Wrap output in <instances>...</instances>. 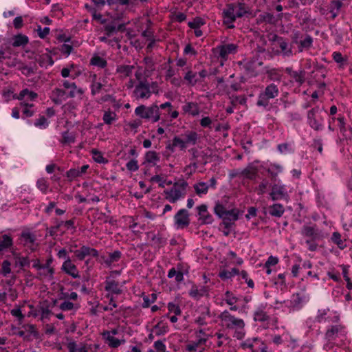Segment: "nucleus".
Returning <instances> with one entry per match:
<instances>
[{
  "mask_svg": "<svg viewBox=\"0 0 352 352\" xmlns=\"http://www.w3.org/2000/svg\"><path fill=\"white\" fill-rule=\"evenodd\" d=\"M214 214L221 219H226L229 221H236L239 219V211L238 209L227 210L219 202L216 203L214 208Z\"/></svg>",
  "mask_w": 352,
  "mask_h": 352,
  "instance_id": "nucleus-9",
  "label": "nucleus"
},
{
  "mask_svg": "<svg viewBox=\"0 0 352 352\" xmlns=\"http://www.w3.org/2000/svg\"><path fill=\"white\" fill-rule=\"evenodd\" d=\"M219 318L228 329H243L245 326L244 321L242 319L235 318L227 310L221 312Z\"/></svg>",
  "mask_w": 352,
  "mask_h": 352,
  "instance_id": "nucleus-6",
  "label": "nucleus"
},
{
  "mask_svg": "<svg viewBox=\"0 0 352 352\" xmlns=\"http://www.w3.org/2000/svg\"><path fill=\"white\" fill-rule=\"evenodd\" d=\"M135 67L129 65H120L116 68V73L120 75L122 78L129 77L132 75V72Z\"/></svg>",
  "mask_w": 352,
  "mask_h": 352,
  "instance_id": "nucleus-33",
  "label": "nucleus"
},
{
  "mask_svg": "<svg viewBox=\"0 0 352 352\" xmlns=\"http://www.w3.org/2000/svg\"><path fill=\"white\" fill-rule=\"evenodd\" d=\"M279 95V89L278 85L275 83H270L267 85L263 91H261L258 94V99L256 101V105L258 107H262L265 110H270L271 104L270 100H272Z\"/></svg>",
  "mask_w": 352,
  "mask_h": 352,
  "instance_id": "nucleus-2",
  "label": "nucleus"
},
{
  "mask_svg": "<svg viewBox=\"0 0 352 352\" xmlns=\"http://www.w3.org/2000/svg\"><path fill=\"white\" fill-rule=\"evenodd\" d=\"M154 329L156 330V336H160L164 335L168 331V327L166 324H164L162 321H160L154 326Z\"/></svg>",
  "mask_w": 352,
  "mask_h": 352,
  "instance_id": "nucleus-53",
  "label": "nucleus"
},
{
  "mask_svg": "<svg viewBox=\"0 0 352 352\" xmlns=\"http://www.w3.org/2000/svg\"><path fill=\"white\" fill-rule=\"evenodd\" d=\"M91 154L92 155L93 160L99 164H105L108 163V160L103 157L102 153L96 148H93L91 151Z\"/></svg>",
  "mask_w": 352,
  "mask_h": 352,
  "instance_id": "nucleus-49",
  "label": "nucleus"
},
{
  "mask_svg": "<svg viewBox=\"0 0 352 352\" xmlns=\"http://www.w3.org/2000/svg\"><path fill=\"white\" fill-rule=\"evenodd\" d=\"M97 78L96 74L93 76V81L91 84V94L92 96H95L99 94L103 87L102 84L100 82H96V79Z\"/></svg>",
  "mask_w": 352,
  "mask_h": 352,
  "instance_id": "nucleus-51",
  "label": "nucleus"
},
{
  "mask_svg": "<svg viewBox=\"0 0 352 352\" xmlns=\"http://www.w3.org/2000/svg\"><path fill=\"white\" fill-rule=\"evenodd\" d=\"M29 42V38L27 36L18 34L12 37V45L13 47H24Z\"/></svg>",
  "mask_w": 352,
  "mask_h": 352,
  "instance_id": "nucleus-35",
  "label": "nucleus"
},
{
  "mask_svg": "<svg viewBox=\"0 0 352 352\" xmlns=\"http://www.w3.org/2000/svg\"><path fill=\"white\" fill-rule=\"evenodd\" d=\"M258 168L253 166H248L247 168L243 169L241 174L250 180H254L258 176Z\"/></svg>",
  "mask_w": 352,
  "mask_h": 352,
  "instance_id": "nucleus-34",
  "label": "nucleus"
},
{
  "mask_svg": "<svg viewBox=\"0 0 352 352\" xmlns=\"http://www.w3.org/2000/svg\"><path fill=\"white\" fill-rule=\"evenodd\" d=\"M184 79L187 81L188 85L190 86H195L199 82V79L197 77V72H194L190 69L186 73Z\"/></svg>",
  "mask_w": 352,
  "mask_h": 352,
  "instance_id": "nucleus-45",
  "label": "nucleus"
},
{
  "mask_svg": "<svg viewBox=\"0 0 352 352\" xmlns=\"http://www.w3.org/2000/svg\"><path fill=\"white\" fill-rule=\"evenodd\" d=\"M320 109L315 107L307 112V122L311 128L315 131H320L322 129V123L317 119L316 115L319 113Z\"/></svg>",
  "mask_w": 352,
  "mask_h": 352,
  "instance_id": "nucleus-15",
  "label": "nucleus"
},
{
  "mask_svg": "<svg viewBox=\"0 0 352 352\" xmlns=\"http://www.w3.org/2000/svg\"><path fill=\"white\" fill-rule=\"evenodd\" d=\"M184 140L182 139L179 136L175 135L172 142L166 145V148L172 153L175 150L176 147H179L181 151H184L187 144H190L195 145L197 144L199 139V134L195 131H187L184 135Z\"/></svg>",
  "mask_w": 352,
  "mask_h": 352,
  "instance_id": "nucleus-1",
  "label": "nucleus"
},
{
  "mask_svg": "<svg viewBox=\"0 0 352 352\" xmlns=\"http://www.w3.org/2000/svg\"><path fill=\"white\" fill-rule=\"evenodd\" d=\"M254 320L256 322H267L265 328H268L270 317L263 308H258L254 313Z\"/></svg>",
  "mask_w": 352,
  "mask_h": 352,
  "instance_id": "nucleus-31",
  "label": "nucleus"
},
{
  "mask_svg": "<svg viewBox=\"0 0 352 352\" xmlns=\"http://www.w3.org/2000/svg\"><path fill=\"white\" fill-rule=\"evenodd\" d=\"M53 262V258L52 256H50V258H48L45 262V264H42V270H45V269H47V272L50 274V276L51 278H53V275L54 274V270L53 267H51V264Z\"/></svg>",
  "mask_w": 352,
  "mask_h": 352,
  "instance_id": "nucleus-61",
  "label": "nucleus"
},
{
  "mask_svg": "<svg viewBox=\"0 0 352 352\" xmlns=\"http://www.w3.org/2000/svg\"><path fill=\"white\" fill-rule=\"evenodd\" d=\"M122 257V252L120 250H115L112 253H109V257L104 260V263L108 267H110L112 263L118 262Z\"/></svg>",
  "mask_w": 352,
  "mask_h": 352,
  "instance_id": "nucleus-42",
  "label": "nucleus"
},
{
  "mask_svg": "<svg viewBox=\"0 0 352 352\" xmlns=\"http://www.w3.org/2000/svg\"><path fill=\"white\" fill-rule=\"evenodd\" d=\"M89 64L103 69L107 67V61L104 58L100 57L98 54H94L90 59Z\"/></svg>",
  "mask_w": 352,
  "mask_h": 352,
  "instance_id": "nucleus-37",
  "label": "nucleus"
},
{
  "mask_svg": "<svg viewBox=\"0 0 352 352\" xmlns=\"http://www.w3.org/2000/svg\"><path fill=\"white\" fill-rule=\"evenodd\" d=\"M19 69L25 76H30L32 74H36V69H37V66L35 63H34L33 66H28V65L23 64V65H21V66H20L19 67Z\"/></svg>",
  "mask_w": 352,
  "mask_h": 352,
  "instance_id": "nucleus-47",
  "label": "nucleus"
},
{
  "mask_svg": "<svg viewBox=\"0 0 352 352\" xmlns=\"http://www.w3.org/2000/svg\"><path fill=\"white\" fill-rule=\"evenodd\" d=\"M133 94L138 99L148 98L151 95L149 83L146 80H140L135 86Z\"/></svg>",
  "mask_w": 352,
  "mask_h": 352,
  "instance_id": "nucleus-14",
  "label": "nucleus"
},
{
  "mask_svg": "<svg viewBox=\"0 0 352 352\" xmlns=\"http://www.w3.org/2000/svg\"><path fill=\"white\" fill-rule=\"evenodd\" d=\"M75 257L79 261L85 260L89 256V246L82 245L79 250L74 252Z\"/></svg>",
  "mask_w": 352,
  "mask_h": 352,
  "instance_id": "nucleus-50",
  "label": "nucleus"
},
{
  "mask_svg": "<svg viewBox=\"0 0 352 352\" xmlns=\"http://www.w3.org/2000/svg\"><path fill=\"white\" fill-rule=\"evenodd\" d=\"M188 294L190 297L197 300L202 297L199 292V287L194 283L192 285V287L188 292Z\"/></svg>",
  "mask_w": 352,
  "mask_h": 352,
  "instance_id": "nucleus-60",
  "label": "nucleus"
},
{
  "mask_svg": "<svg viewBox=\"0 0 352 352\" xmlns=\"http://www.w3.org/2000/svg\"><path fill=\"white\" fill-rule=\"evenodd\" d=\"M13 246V239L10 234H3L0 238V252Z\"/></svg>",
  "mask_w": 352,
  "mask_h": 352,
  "instance_id": "nucleus-32",
  "label": "nucleus"
},
{
  "mask_svg": "<svg viewBox=\"0 0 352 352\" xmlns=\"http://www.w3.org/2000/svg\"><path fill=\"white\" fill-rule=\"evenodd\" d=\"M193 188L196 194L199 196L207 194L209 186L206 183L200 182L194 184Z\"/></svg>",
  "mask_w": 352,
  "mask_h": 352,
  "instance_id": "nucleus-46",
  "label": "nucleus"
},
{
  "mask_svg": "<svg viewBox=\"0 0 352 352\" xmlns=\"http://www.w3.org/2000/svg\"><path fill=\"white\" fill-rule=\"evenodd\" d=\"M198 211L199 221L201 224H210L214 219L212 216L208 211V207L206 204H201L197 207Z\"/></svg>",
  "mask_w": 352,
  "mask_h": 352,
  "instance_id": "nucleus-18",
  "label": "nucleus"
},
{
  "mask_svg": "<svg viewBox=\"0 0 352 352\" xmlns=\"http://www.w3.org/2000/svg\"><path fill=\"white\" fill-rule=\"evenodd\" d=\"M35 60L41 67H47L48 65L52 66L54 63L52 56L48 53L36 56Z\"/></svg>",
  "mask_w": 352,
  "mask_h": 352,
  "instance_id": "nucleus-25",
  "label": "nucleus"
},
{
  "mask_svg": "<svg viewBox=\"0 0 352 352\" xmlns=\"http://www.w3.org/2000/svg\"><path fill=\"white\" fill-rule=\"evenodd\" d=\"M333 60L339 64L340 68H343L347 65L348 58L346 56L344 57L340 52H334L332 54Z\"/></svg>",
  "mask_w": 352,
  "mask_h": 352,
  "instance_id": "nucleus-44",
  "label": "nucleus"
},
{
  "mask_svg": "<svg viewBox=\"0 0 352 352\" xmlns=\"http://www.w3.org/2000/svg\"><path fill=\"white\" fill-rule=\"evenodd\" d=\"M280 50H277L275 54L276 55L282 54L283 56L289 57L293 55L292 46L288 43L286 38L280 39L278 43Z\"/></svg>",
  "mask_w": 352,
  "mask_h": 352,
  "instance_id": "nucleus-22",
  "label": "nucleus"
},
{
  "mask_svg": "<svg viewBox=\"0 0 352 352\" xmlns=\"http://www.w3.org/2000/svg\"><path fill=\"white\" fill-rule=\"evenodd\" d=\"M22 329H23L26 333L27 341H32L33 339L40 338L39 332L35 324H25L22 325Z\"/></svg>",
  "mask_w": 352,
  "mask_h": 352,
  "instance_id": "nucleus-23",
  "label": "nucleus"
},
{
  "mask_svg": "<svg viewBox=\"0 0 352 352\" xmlns=\"http://www.w3.org/2000/svg\"><path fill=\"white\" fill-rule=\"evenodd\" d=\"M104 284L105 291L110 292L111 295H119L122 293V289L120 288L119 283L118 281L111 279L109 277H107Z\"/></svg>",
  "mask_w": 352,
  "mask_h": 352,
  "instance_id": "nucleus-21",
  "label": "nucleus"
},
{
  "mask_svg": "<svg viewBox=\"0 0 352 352\" xmlns=\"http://www.w3.org/2000/svg\"><path fill=\"white\" fill-rule=\"evenodd\" d=\"M21 238L24 241V245L30 246L33 245L36 241V236L34 234L29 231H23L21 233Z\"/></svg>",
  "mask_w": 352,
  "mask_h": 352,
  "instance_id": "nucleus-39",
  "label": "nucleus"
},
{
  "mask_svg": "<svg viewBox=\"0 0 352 352\" xmlns=\"http://www.w3.org/2000/svg\"><path fill=\"white\" fill-rule=\"evenodd\" d=\"M270 197L274 201L284 200L288 202L289 200V195L287 188L283 184H274L272 186Z\"/></svg>",
  "mask_w": 352,
  "mask_h": 352,
  "instance_id": "nucleus-12",
  "label": "nucleus"
},
{
  "mask_svg": "<svg viewBox=\"0 0 352 352\" xmlns=\"http://www.w3.org/2000/svg\"><path fill=\"white\" fill-rule=\"evenodd\" d=\"M144 159V163L152 164L153 166H155L160 160V157L156 151H149L146 153Z\"/></svg>",
  "mask_w": 352,
  "mask_h": 352,
  "instance_id": "nucleus-38",
  "label": "nucleus"
},
{
  "mask_svg": "<svg viewBox=\"0 0 352 352\" xmlns=\"http://www.w3.org/2000/svg\"><path fill=\"white\" fill-rule=\"evenodd\" d=\"M301 234L304 236L308 237V239L320 240L324 238L322 230L318 229L316 225L314 226H303Z\"/></svg>",
  "mask_w": 352,
  "mask_h": 352,
  "instance_id": "nucleus-16",
  "label": "nucleus"
},
{
  "mask_svg": "<svg viewBox=\"0 0 352 352\" xmlns=\"http://www.w3.org/2000/svg\"><path fill=\"white\" fill-rule=\"evenodd\" d=\"M237 6L235 3H228L222 11L221 16L223 19V24L229 29L234 28V22L237 18L235 14V10Z\"/></svg>",
  "mask_w": 352,
  "mask_h": 352,
  "instance_id": "nucleus-8",
  "label": "nucleus"
},
{
  "mask_svg": "<svg viewBox=\"0 0 352 352\" xmlns=\"http://www.w3.org/2000/svg\"><path fill=\"white\" fill-rule=\"evenodd\" d=\"M285 72L292 78L299 86L302 85L305 82V71L300 70L299 72L294 71L292 67H287L285 69Z\"/></svg>",
  "mask_w": 352,
  "mask_h": 352,
  "instance_id": "nucleus-20",
  "label": "nucleus"
},
{
  "mask_svg": "<svg viewBox=\"0 0 352 352\" xmlns=\"http://www.w3.org/2000/svg\"><path fill=\"white\" fill-rule=\"evenodd\" d=\"M36 186L43 193L46 194L49 188V184L45 178L42 177L37 180Z\"/></svg>",
  "mask_w": 352,
  "mask_h": 352,
  "instance_id": "nucleus-56",
  "label": "nucleus"
},
{
  "mask_svg": "<svg viewBox=\"0 0 352 352\" xmlns=\"http://www.w3.org/2000/svg\"><path fill=\"white\" fill-rule=\"evenodd\" d=\"M260 17L263 21H265L270 24H273L275 22V17L274 14L270 12H265L263 14L260 15Z\"/></svg>",
  "mask_w": 352,
  "mask_h": 352,
  "instance_id": "nucleus-64",
  "label": "nucleus"
},
{
  "mask_svg": "<svg viewBox=\"0 0 352 352\" xmlns=\"http://www.w3.org/2000/svg\"><path fill=\"white\" fill-rule=\"evenodd\" d=\"M340 316L337 312L331 311L329 308L320 309L318 310L315 320L318 322H328L329 324L340 322Z\"/></svg>",
  "mask_w": 352,
  "mask_h": 352,
  "instance_id": "nucleus-7",
  "label": "nucleus"
},
{
  "mask_svg": "<svg viewBox=\"0 0 352 352\" xmlns=\"http://www.w3.org/2000/svg\"><path fill=\"white\" fill-rule=\"evenodd\" d=\"M68 98L64 89L55 88L52 92L51 99L56 104H60L63 100H65Z\"/></svg>",
  "mask_w": 352,
  "mask_h": 352,
  "instance_id": "nucleus-24",
  "label": "nucleus"
},
{
  "mask_svg": "<svg viewBox=\"0 0 352 352\" xmlns=\"http://www.w3.org/2000/svg\"><path fill=\"white\" fill-rule=\"evenodd\" d=\"M108 336H107V340L109 342V346L112 348L118 347L122 342H124V340H120L112 336L109 335V332H107Z\"/></svg>",
  "mask_w": 352,
  "mask_h": 352,
  "instance_id": "nucleus-54",
  "label": "nucleus"
},
{
  "mask_svg": "<svg viewBox=\"0 0 352 352\" xmlns=\"http://www.w3.org/2000/svg\"><path fill=\"white\" fill-rule=\"evenodd\" d=\"M135 113L142 119L151 120L152 122H156L160 119L159 107L156 104L148 107L140 105L135 108Z\"/></svg>",
  "mask_w": 352,
  "mask_h": 352,
  "instance_id": "nucleus-5",
  "label": "nucleus"
},
{
  "mask_svg": "<svg viewBox=\"0 0 352 352\" xmlns=\"http://www.w3.org/2000/svg\"><path fill=\"white\" fill-rule=\"evenodd\" d=\"M10 314H12V316L17 318L19 324H22V322L25 318V316L22 314V311H21L20 307H18L12 309L10 311Z\"/></svg>",
  "mask_w": 352,
  "mask_h": 352,
  "instance_id": "nucleus-59",
  "label": "nucleus"
},
{
  "mask_svg": "<svg viewBox=\"0 0 352 352\" xmlns=\"http://www.w3.org/2000/svg\"><path fill=\"white\" fill-rule=\"evenodd\" d=\"M182 110L184 113H188L192 116L199 115L200 112L198 104L193 102H189L183 105Z\"/></svg>",
  "mask_w": 352,
  "mask_h": 352,
  "instance_id": "nucleus-30",
  "label": "nucleus"
},
{
  "mask_svg": "<svg viewBox=\"0 0 352 352\" xmlns=\"http://www.w3.org/2000/svg\"><path fill=\"white\" fill-rule=\"evenodd\" d=\"M20 106L22 108V118H30L34 116L35 113V109H34V104H30L26 102L25 101H22L20 102Z\"/></svg>",
  "mask_w": 352,
  "mask_h": 352,
  "instance_id": "nucleus-27",
  "label": "nucleus"
},
{
  "mask_svg": "<svg viewBox=\"0 0 352 352\" xmlns=\"http://www.w3.org/2000/svg\"><path fill=\"white\" fill-rule=\"evenodd\" d=\"M239 298L234 296L231 292L227 291L225 293V301L229 305H233L238 302Z\"/></svg>",
  "mask_w": 352,
  "mask_h": 352,
  "instance_id": "nucleus-58",
  "label": "nucleus"
},
{
  "mask_svg": "<svg viewBox=\"0 0 352 352\" xmlns=\"http://www.w3.org/2000/svg\"><path fill=\"white\" fill-rule=\"evenodd\" d=\"M254 60H248L243 64V67L247 75L255 77L258 76V72L256 70V65L254 63Z\"/></svg>",
  "mask_w": 352,
  "mask_h": 352,
  "instance_id": "nucleus-36",
  "label": "nucleus"
},
{
  "mask_svg": "<svg viewBox=\"0 0 352 352\" xmlns=\"http://www.w3.org/2000/svg\"><path fill=\"white\" fill-rule=\"evenodd\" d=\"M238 47L236 44L228 43L217 46L213 49V52L221 60L225 61L228 60L229 55L237 53Z\"/></svg>",
  "mask_w": 352,
  "mask_h": 352,
  "instance_id": "nucleus-11",
  "label": "nucleus"
},
{
  "mask_svg": "<svg viewBox=\"0 0 352 352\" xmlns=\"http://www.w3.org/2000/svg\"><path fill=\"white\" fill-rule=\"evenodd\" d=\"M292 42L298 47V52H302L309 50L313 46L314 38L308 34H302L299 30H294L291 35Z\"/></svg>",
  "mask_w": 352,
  "mask_h": 352,
  "instance_id": "nucleus-3",
  "label": "nucleus"
},
{
  "mask_svg": "<svg viewBox=\"0 0 352 352\" xmlns=\"http://www.w3.org/2000/svg\"><path fill=\"white\" fill-rule=\"evenodd\" d=\"M40 311H41L42 317L47 318L50 314H52L50 307L47 301L43 302L40 306Z\"/></svg>",
  "mask_w": 352,
  "mask_h": 352,
  "instance_id": "nucleus-62",
  "label": "nucleus"
},
{
  "mask_svg": "<svg viewBox=\"0 0 352 352\" xmlns=\"http://www.w3.org/2000/svg\"><path fill=\"white\" fill-rule=\"evenodd\" d=\"M63 85L65 89H70V91L67 94V97L74 98L76 94L82 95L83 90L81 88L77 89L75 82H70L68 80H64Z\"/></svg>",
  "mask_w": 352,
  "mask_h": 352,
  "instance_id": "nucleus-26",
  "label": "nucleus"
},
{
  "mask_svg": "<svg viewBox=\"0 0 352 352\" xmlns=\"http://www.w3.org/2000/svg\"><path fill=\"white\" fill-rule=\"evenodd\" d=\"M38 97V94L36 92L30 91L25 88L21 90L18 96L14 95L13 98L18 99L19 100H24L25 98L33 101Z\"/></svg>",
  "mask_w": 352,
  "mask_h": 352,
  "instance_id": "nucleus-28",
  "label": "nucleus"
},
{
  "mask_svg": "<svg viewBox=\"0 0 352 352\" xmlns=\"http://www.w3.org/2000/svg\"><path fill=\"white\" fill-rule=\"evenodd\" d=\"M346 335V327L342 324L333 323L327 329L324 338L327 340H336L337 338L345 337Z\"/></svg>",
  "mask_w": 352,
  "mask_h": 352,
  "instance_id": "nucleus-10",
  "label": "nucleus"
},
{
  "mask_svg": "<svg viewBox=\"0 0 352 352\" xmlns=\"http://www.w3.org/2000/svg\"><path fill=\"white\" fill-rule=\"evenodd\" d=\"M207 341V338H200L197 341L192 342L186 346V351L189 352H195L199 346L205 344Z\"/></svg>",
  "mask_w": 352,
  "mask_h": 352,
  "instance_id": "nucleus-48",
  "label": "nucleus"
},
{
  "mask_svg": "<svg viewBox=\"0 0 352 352\" xmlns=\"http://www.w3.org/2000/svg\"><path fill=\"white\" fill-rule=\"evenodd\" d=\"M268 212L272 217L280 218L285 212V208L280 204H274L268 207Z\"/></svg>",
  "mask_w": 352,
  "mask_h": 352,
  "instance_id": "nucleus-29",
  "label": "nucleus"
},
{
  "mask_svg": "<svg viewBox=\"0 0 352 352\" xmlns=\"http://www.w3.org/2000/svg\"><path fill=\"white\" fill-rule=\"evenodd\" d=\"M152 241L158 245L159 248L163 247L166 244V239L160 234L154 235Z\"/></svg>",
  "mask_w": 352,
  "mask_h": 352,
  "instance_id": "nucleus-63",
  "label": "nucleus"
},
{
  "mask_svg": "<svg viewBox=\"0 0 352 352\" xmlns=\"http://www.w3.org/2000/svg\"><path fill=\"white\" fill-rule=\"evenodd\" d=\"M331 241L340 250H344L346 247V244L344 243L345 240L343 241L342 239L341 234L338 232H333L331 237Z\"/></svg>",
  "mask_w": 352,
  "mask_h": 352,
  "instance_id": "nucleus-41",
  "label": "nucleus"
},
{
  "mask_svg": "<svg viewBox=\"0 0 352 352\" xmlns=\"http://www.w3.org/2000/svg\"><path fill=\"white\" fill-rule=\"evenodd\" d=\"M116 114L111 111H104L102 120L107 124H111L113 121L116 120Z\"/></svg>",
  "mask_w": 352,
  "mask_h": 352,
  "instance_id": "nucleus-57",
  "label": "nucleus"
},
{
  "mask_svg": "<svg viewBox=\"0 0 352 352\" xmlns=\"http://www.w3.org/2000/svg\"><path fill=\"white\" fill-rule=\"evenodd\" d=\"M258 342H260V340H258V338H254L252 340L248 339L245 342H242L241 346L242 349H250L252 350V352H258V351H256L254 349V343Z\"/></svg>",
  "mask_w": 352,
  "mask_h": 352,
  "instance_id": "nucleus-52",
  "label": "nucleus"
},
{
  "mask_svg": "<svg viewBox=\"0 0 352 352\" xmlns=\"http://www.w3.org/2000/svg\"><path fill=\"white\" fill-rule=\"evenodd\" d=\"M205 24V21L201 17H195L193 21H189L188 25L191 29L200 28L201 26Z\"/></svg>",
  "mask_w": 352,
  "mask_h": 352,
  "instance_id": "nucleus-55",
  "label": "nucleus"
},
{
  "mask_svg": "<svg viewBox=\"0 0 352 352\" xmlns=\"http://www.w3.org/2000/svg\"><path fill=\"white\" fill-rule=\"evenodd\" d=\"M188 185V182L184 179L175 182L172 188L164 190V193L166 195V199L170 203L177 202L186 195Z\"/></svg>",
  "mask_w": 352,
  "mask_h": 352,
  "instance_id": "nucleus-4",
  "label": "nucleus"
},
{
  "mask_svg": "<svg viewBox=\"0 0 352 352\" xmlns=\"http://www.w3.org/2000/svg\"><path fill=\"white\" fill-rule=\"evenodd\" d=\"M238 274H239V270L237 268L234 267L230 271L227 270L220 271L219 273V277L222 280H226Z\"/></svg>",
  "mask_w": 352,
  "mask_h": 352,
  "instance_id": "nucleus-43",
  "label": "nucleus"
},
{
  "mask_svg": "<svg viewBox=\"0 0 352 352\" xmlns=\"http://www.w3.org/2000/svg\"><path fill=\"white\" fill-rule=\"evenodd\" d=\"M283 68L271 67L269 65L263 68V74L267 76L268 80L280 82L283 77Z\"/></svg>",
  "mask_w": 352,
  "mask_h": 352,
  "instance_id": "nucleus-17",
  "label": "nucleus"
},
{
  "mask_svg": "<svg viewBox=\"0 0 352 352\" xmlns=\"http://www.w3.org/2000/svg\"><path fill=\"white\" fill-rule=\"evenodd\" d=\"M174 221L177 228L184 229L187 228L190 224L188 211L184 208L179 210L174 216Z\"/></svg>",
  "mask_w": 352,
  "mask_h": 352,
  "instance_id": "nucleus-13",
  "label": "nucleus"
},
{
  "mask_svg": "<svg viewBox=\"0 0 352 352\" xmlns=\"http://www.w3.org/2000/svg\"><path fill=\"white\" fill-rule=\"evenodd\" d=\"M61 270L74 278L80 277L77 267L72 263V260L69 257H67L63 263Z\"/></svg>",
  "mask_w": 352,
  "mask_h": 352,
  "instance_id": "nucleus-19",
  "label": "nucleus"
},
{
  "mask_svg": "<svg viewBox=\"0 0 352 352\" xmlns=\"http://www.w3.org/2000/svg\"><path fill=\"white\" fill-rule=\"evenodd\" d=\"M266 171L269 173L271 177L272 181L276 182L279 173L282 171L281 166L278 164H272L270 167L266 169Z\"/></svg>",
  "mask_w": 352,
  "mask_h": 352,
  "instance_id": "nucleus-40",
  "label": "nucleus"
}]
</instances>
